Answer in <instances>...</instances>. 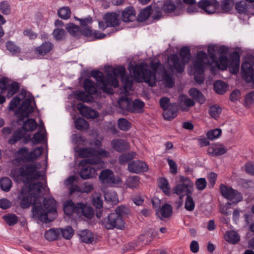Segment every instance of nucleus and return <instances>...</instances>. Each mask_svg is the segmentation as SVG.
<instances>
[{"mask_svg":"<svg viewBox=\"0 0 254 254\" xmlns=\"http://www.w3.org/2000/svg\"><path fill=\"white\" fill-rule=\"evenodd\" d=\"M43 152V148L42 146L36 147L33 150L31 151L29 153V159H30V162L37 159L42 155Z\"/></svg>","mask_w":254,"mask_h":254,"instance_id":"obj_58","label":"nucleus"},{"mask_svg":"<svg viewBox=\"0 0 254 254\" xmlns=\"http://www.w3.org/2000/svg\"><path fill=\"white\" fill-rule=\"evenodd\" d=\"M110 155V153L104 149L100 148L99 149H95V156L94 158H88L84 161H82L81 163L85 162L86 164L95 165L100 164L102 162L101 159L100 157H108Z\"/></svg>","mask_w":254,"mask_h":254,"instance_id":"obj_15","label":"nucleus"},{"mask_svg":"<svg viewBox=\"0 0 254 254\" xmlns=\"http://www.w3.org/2000/svg\"><path fill=\"white\" fill-rule=\"evenodd\" d=\"M235 8L239 13H246L254 10V0H242L235 4Z\"/></svg>","mask_w":254,"mask_h":254,"instance_id":"obj_17","label":"nucleus"},{"mask_svg":"<svg viewBox=\"0 0 254 254\" xmlns=\"http://www.w3.org/2000/svg\"><path fill=\"white\" fill-rule=\"evenodd\" d=\"M45 237L49 241H54L61 238L60 229L51 228L46 231Z\"/></svg>","mask_w":254,"mask_h":254,"instance_id":"obj_31","label":"nucleus"},{"mask_svg":"<svg viewBox=\"0 0 254 254\" xmlns=\"http://www.w3.org/2000/svg\"><path fill=\"white\" fill-rule=\"evenodd\" d=\"M32 99L29 98L24 100L21 104L20 110L22 112V115L24 117H28L29 114L32 113L34 111V108L32 106Z\"/></svg>","mask_w":254,"mask_h":254,"instance_id":"obj_28","label":"nucleus"},{"mask_svg":"<svg viewBox=\"0 0 254 254\" xmlns=\"http://www.w3.org/2000/svg\"><path fill=\"white\" fill-rule=\"evenodd\" d=\"M18 199L20 200L21 207L24 209L28 208L31 204L35 203L36 202V200L29 193L25 187L21 188Z\"/></svg>","mask_w":254,"mask_h":254,"instance_id":"obj_13","label":"nucleus"},{"mask_svg":"<svg viewBox=\"0 0 254 254\" xmlns=\"http://www.w3.org/2000/svg\"><path fill=\"white\" fill-rule=\"evenodd\" d=\"M77 208V203L74 204L71 199L67 200L64 202V213L68 216L73 213L77 215V211H76Z\"/></svg>","mask_w":254,"mask_h":254,"instance_id":"obj_32","label":"nucleus"},{"mask_svg":"<svg viewBox=\"0 0 254 254\" xmlns=\"http://www.w3.org/2000/svg\"><path fill=\"white\" fill-rule=\"evenodd\" d=\"M220 191L221 195L224 198L230 200L232 203L237 204L242 200L243 196L241 193L231 187L221 184Z\"/></svg>","mask_w":254,"mask_h":254,"instance_id":"obj_9","label":"nucleus"},{"mask_svg":"<svg viewBox=\"0 0 254 254\" xmlns=\"http://www.w3.org/2000/svg\"><path fill=\"white\" fill-rule=\"evenodd\" d=\"M152 13V9L151 6H148L140 11L137 19L139 22H144L149 17Z\"/></svg>","mask_w":254,"mask_h":254,"instance_id":"obj_39","label":"nucleus"},{"mask_svg":"<svg viewBox=\"0 0 254 254\" xmlns=\"http://www.w3.org/2000/svg\"><path fill=\"white\" fill-rule=\"evenodd\" d=\"M10 176L15 180L20 179L24 183V187L26 190L36 200L40 196L42 191L45 189L41 182L31 183L39 179L41 176L40 172L37 171V167L35 163L25 164L18 170L12 169Z\"/></svg>","mask_w":254,"mask_h":254,"instance_id":"obj_1","label":"nucleus"},{"mask_svg":"<svg viewBox=\"0 0 254 254\" xmlns=\"http://www.w3.org/2000/svg\"><path fill=\"white\" fill-rule=\"evenodd\" d=\"M65 28L67 32L72 36L76 37L79 35V26L73 24L69 23L67 24Z\"/></svg>","mask_w":254,"mask_h":254,"instance_id":"obj_61","label":"nucleus"},{"mask_svg":"<svg viewBox=\"0 0 254 254\" xmlns=\"http://www.w3.org/2000/svg\"><path fill=\"white\" fill-rule=\"evenodd\" d=\"M102 224L106 229L112 230L114 228L123 229L125 227V223L123 217L113 212L104 218L102 220Z\"/></svg>","mask_w":254,"mask_h":254,"instance_id":"obj_7","label":"nucleus"},{"mask_svg":"<svg viewBox=\"0 0 254 254\" xmlns=\"http://www.w3.org/2000/svg\"><path fill=\"white\" fill-rule=\"evenodd\" d=\"M112 148L119 152H123L128 149L129 143L122 139H114L111 141Z\"/></svg>","mask_w":254,"mask_h":254,"instance_id":"obj_26","label":"nucleus"},{"mask_svg":"<svg viewBox=\"0 0 254 254\" xmlns=\"http://www.w3.org/2000/svg\"><path fill=\"white\" fill-rule=\"evenodd\" d=\"M227 148L221 144H213L207 149L208 154L212 156H218L226 153Z\"/></svg>","mask_w":254,"mask_h":254,"instance_id":"obj_25","label":"nucleus"},{"mask_svg":"<svg viewBox=\"0 0 254 254\" xmlns=\"http://www.w3.org/2000/svg\"><path fill=\"white\" fill-rule=\"evenodd\" d=\"M118 104L122 109L131 112V101L129 99L122 97L119 99Z\"/></svg>","mask_w":254,"mask_h":254,"instance_id":"obj_49","label":"nucleus"},{"mask_svg":"<svg viewBox=\"0 0 254 254\" xmlns=\"http://www.w3.org/2000/svg\"><path fill=\"white\" fill-rule=\"evenodd\" d=\"M179 99L181 109L183 111H188L190 107L193 106L195 104L194 101L186 95H180Z\"/></svg>","mask_w":254,"mask_h":254,"instance_id":"obj_29","label":"nucleus"},{"mask_svg":"<svg viewBox=\"0 0 254 254\" xmlns=\"http://www.w3.org/2000/svg\"><path fill=\"white\" fill-rule=\"evenodd\" d=\"M121 80L125 91L127 92L131 90L133 84L132 77L129 75H125Z\"/></svg>","mask_w":254,"mask_h":254,"instance_id":"obj_50","label":"nucleus"},{"mask_svg":"<svg viewBox=\"0 0 254 254\" xmlns=\"http://www.w3.org/2000/svg\"><path fill=\"white\" fill-rule=\"evenodd\" d=\"M96 175V170L90 166L84 167L80 172V177L84 180L95 177Z\"/></svg>","mask_w":254,"mask_h":254,"instance_id":"obj_30","label":"nucleus"},{"mask_svg":"<svg viewBox=\"0 0 254 254\" xmlns=\"http://www.w3.org/2000/svg\"><path fill=\"white\" fill-rule=\"evenodd\" d=\"M225 240L228 242L235 244L240 241L239 234L235 231H228L224 235Z\"/></svg>","mask_w":254,"mask_h":254,"instance_id":"obj_40","label":"nucleus"},{"mask_svg":"<svg viewBox=\"0 0 254 254\" xmlns=\"http://www.w3.org/2000/svg\"><path fill=\"white\" fill-rule=\"evenodd\" d=\"M43 202L45 210L40 206L34 205L33 215L44 222L52 221L57 215L56 201L53 197H49L45 198Z\"/></svg>","mask_w":254,"mask_h":254,"instance_id":"obj_3","label":"nucleus"},{"mask_svg":"<svg viewBox=\"0 0 254 254\" xmlns=\"http://www.w3.org/2000/svg\"><path fill=\"white\" fill-rule=\"evenodd\" d=\"M158 187L165 194L167 195H170V187L166 178H161L159 179Z\"/></svg>","mask_w":254,"mask_h":254,"instance_id":"obj_44","label":"nucleus"},{"mask_svg":"<svg viewBox=\"0 0 254 254\" xmlns=\"http://www.w3.org/2000/svg\"><path fill=\"white\" fill-rule=\"evenodd\" d=\"M208 62V56L203 51L197 52L196 59L193 62L194 79L197 83L201 84L204 80V68Z\"/></svg>","mask_w":254,"mask_h":254,"instance_id":"obj_5","label":"nucleus"},{"mask_svg":"<svg viewBox=\"0 0 254 254\" xmlns=\"http://www.w3.org/2000/svg\"><path fill=\"white\" fill-rule=\"evenodd\" d=\"M5 47L7 50H8L12 55H15L21 52V49L12 41H9L6 42Z\"/></svg>","mask_w":254,"mask_h":254,"instance_id":"obj_54","label":"nucleus"},{"mask_svg":"<svg viewBox=\"0 0 254 254\" xmlns=\"http://www.w3.org/2000/svg\"><path fill=\"white\" fill-rule=\"evenodd\" d=\"M167 63L170 70L174 72L177 71L178 73H182L184 71L186 64L182 60L180 59L177 54H171L167 59Z\"/></svg>","mask_w":254,"mask_h":254,"instance_id":"obj_11","label":"nucleus"},{"mask_svg":"<svg viewBox=\"0 0 254 254\" xmlns=\"http://www.w3.org/2000/svg\"><path fill=\"white\" fill-rule=\"evenodd\" d=\"M79 236L81 241L86 244H90L93 241V234L91 232L88 230L81 231Z\"/></svg>","mask_w":254,"mask_h":254,"instance_id":"obj_45","label":"nucleus"},{"mask_svg":"<svg viewBox=\"0 0 254 254\" xmlns=\"http://www.w3.org/2000/svg\"><path fill=\"white\" fill-rule=\"evenodd\" d=\"M150 66L152 71L149 68L147 64L143 63L136 64L131 67L135 80L137 82H144L150 86H153L156 83V75L158 69L161 67L160 62H150Z\"/></svg>","mask_w":254,"mask_h":254,"instance_id":"obj_2","label":"nucleus"},{"mask_svg":"<svg viewBox=\"0 0 254 254\" xmlns=\"http://www.w3.org/2000/svg\"><path fill=\"white\" fill-rule=\"evenodd\" d=\"M135 154V153L134 152L123 154L119 157V161L121 164H125L134 158Z\"/></svg>","mask_w":254,"mask_h":254,"instance_id":"obj_59","label":"nucleus"},{"mask_svg":"<svg viewBox=\"0 0 254 254\" xmlns=\"http://www.w3.org/2000/svg\"><path fill=\"white\" fill-rule=\"evenodd\" d=\"M103 21L98 22L99 28L102 30H105L107 27H115L119 26L120 21L119 14L116 12H107L103 17Z\"/></svg>","mask_w":254,"mask_h":254,"instance_id":"obj_8","label":"nucleus"},{"mask_svg":"<svg viewBox=\"0 0 254 254\" xmlns=\"http://www.w3.org/2000/svg\"><path fill=\"white\" fill-rule=\"evenodd\" d=\"M99 179L103 185L109 187L119 185L122 181L119 177L115 176L113 172L109 169L102 171Z\"/></svg>","mask_w":254,"mask_h":254,"instance_id":"obj_10","label":"nucleus"},{"mask_svg":"<svg viewBox=\"0 0 254 254\" xmlns=\"http://www.w3.org/2000/svg\"><path fill=\"white\" fill-rule=\"evenodd\" d=\"M75 127L79 130H87L89 127L88 123L84 119L79 118L75 121Z\"/></svg>","mask_w":254,"mask_h":254,"instance_id":"obj_51","label":"nucleus"},{"mask_svg":"<svg viewBox=\"0 0 254 254\" xmlns=\"http://www.w3.org/2000/svg\"><path fill=\"white\" fill-rule=\"evenodd\" d=\"M0 11L4 15H8L11 12V7L10 3L7 0L0 2Z\"/></svg>","mask_w":254,"mask_h":254,"instance_id":"obj_57","label":"nucleus"},{"mask_svg":"<svg viewBox=\"0 0 254 254\" xmlns=\"http://www.w3.org/2000/svg\"><path fill=\"white\" fill-rule=\"evenodd\" d=\"M162 78L166 87H172L175 84L172 74L168 73L166 71L163 72Z\"/></svg>","mask_w":254,"mask_h":254,"instance_id":"obj_55","label":"nucleus"},{"mask_svg":"<svg viewBox=\"0 0 254 254\" xmlns=\"http://www.w3.org/2000/svg\"><path fill=\"white\" fill-rule=\"evenodd\" d=\"M95 149L92 147L82 148L78 152L81 158L91 157L95 156Z\"/></svg>","mask_w":254,"mask_h":254,"instance_id":"obj_42","label":"nucleus"},{"mask_svg":"<svg viewBox=\"0 0 254 254\" xmlns=\"http://www.w3.org/2000/svg\"><path fill=\"white\" fill-rule=\"evenodd\" d=\"M83 34L86 36H93L96 39H102L105 38L106 36V34L97 30H93L91 28H87L83 30Z\"/></svg>","mask_w":254,"mask_h":254,"instance_id":"obj_41","label":"nucleus"},{"mask_svg":"<svg viewBox=\"0 0 254 254\" xmlns=\"http://www.w3.org/2000/svg\"><path fill=\"white\" fill-rule=\"evenodd\" d=\"M178 111V106L176 103L171 104L168 109L163 111V116L164 118L168 121H171L177 116Z\"/></svg>","mask_w":254,"mask_h":254,"instance_id":"obj_27","label":"nucleus"},{"mask_svg":"<svg viewBox=\"0 0 254 254\" xmlns=\"http://www.w3.org/2000/svg\"><path fill=\"white\" fill-rule=\"evenodd\" d=\"M37 127V124L34 119H29L23 123V128L25 132L27 131H32Z\"/></svg>","mask_w":254,"mask_h":254,"instance_id":"obj_46","label":"nucleus"},{"mask_svg":"<svg viewBox=\"0 0 254 254\" xmlns=\"http://www.w3.org/2000/svg\"><path fill=\"white\" fill-rule=\"evenodd\" d=\"M128 169L130 172L137 174L141 172H146L148 168L145 162L136 160L132 161L129 163Z\"/></svg>","mask_w":254,"mask_h":254,"instance_id":"obj_18","label":"nucleus"},{"mask_svg":"<svg viewBox=\"0 0 254 254\" xmlns=\"http://www.w3.org/2000/svg\"><path fill=\"white\" fill-rule=\"evenodd\" d=\"M229 68L233 74L237 73L239 71L240 56L237 52H233L230 56Z\"/></svg>","mask_w":254,"mask_h":254,"instance_id":"obj_20","label":"nucleus"},{"mask_svg":"<svg viewBox=\"0 0 254 254\" xmlns=\"http://www.w3.org/2000/svg\"><path fill=\"white\" fill-rule=\"evenodd\" d=\"M172 212L173 210L171 205L166 203L159 208L157 213L159 214L163 218H168L171 216Z\"/></svg>","mask_w":254,"mask_h":254,"instance_id":"obj_37","label":"nucleus"},{"mask_svg":"<svg viewBox=\"0 0 254 254\" xmlns=\"http://www.w3.org/2000/svg\"><path fill=\"white\" fill-rule=\"evenodd\" d=\"M54 45L53 43L49 41L43 42L40 46L35 48V53L39 56H44L50 53L53 49Z\"/></svg>","mask_w":254,"mask_h":254,"instance_id":"obj_23","label":"nucleus"},{"mask_svg":"<svg viewBox=\"0 0 254 254\" xmlns=\"http://www.w3.org/2000/svg\"><path fill=\"white\" fill-rule=\"evenodd\" d=\"M12 182L11 180L7 177H3L0 179V187L1 189L8 192L10 190L12 187Z\"/></svg>","mask_w":254,"mask_h":254,"instance_id":"obj_52","label":"nucleus"},{"mask_svg":"<svg viewBox=\"0 0 254 254\" xmlns=\"http://www.w3.org/2000/svg\"><path fill=\"white\" fill-rule=\"evenodd\" d=\"M25 134L26 132L23 128L20 127L13 132L12 135L8 139V143L10 144H14L24 137Z\"/></svg>","mask_w":254,"mask_h":254,"instance_id":"obj_34","label":"nucleus"},{"mask_svg":"<svg viewBox=\"0 0 254 254\" xmlns=\"http://www.w3.org/2000/svg\"><path fill=\"white\" fill-rule=\"evenodd\" d=\"M66 34V32L64 29L60 28L55 29L53 32V37L57 41L64 40Z\"/></svg>","mask_w":254,"mask_h":254,"instance_id":"obj_63","label":"nucleus"},{"mask_svg":"<svg viewBox=\"0 0 254 254\" xmlns=\"http://www.w3.org/2000/svg\"><path fill=\"white\" fill-rule=\"evenodd\" d=\"M122 20L126 23L132 22L136 19V11L131 6L126 7L122 12Z\"/></svg>","mask_w":254,"mask_h":254,"instance_id":"obj_22","label":"nucleus"},{"mask_svg":"<svg viewBox=\"0 0 254 254\" xmlns=\"http://www.w3.org/2000/svg\"><path fill=\"white\" fill-rule=\"evenodd\" d=\"M105 200L112 204H116L118 202V198L117 192L112 190L107 191L104 193Z\"/></svg>","mask_w":254,"mask_h":254,"instance_id":"obj_43","label":"nucleus"},{"mask_svg":"<svg viewBox=\"0 0 254 254\" xmlns=\"http://www.w3.org/2000/svg\"><path fill=\"white\" fill-rule=\"evenodd\" d=\"M127 187L133 189L139 187L140 185V179L137 176H130L127 178L126 181Z\"/></svg>","mask_w":254,"mask_h":254,"instance_id":"obj_38","label":"nucleus"},{"mask_svg":"<svg viewBox=\"0 0 254 254\" xmlns=\"http://www.w3.org/2000/svg\"><path fill=\"white\" fill-rule=\"evenodd\" d=\"M60 17L64 19H68L71 15V11L68 6H64L61 8L58 11Z\"/></svg>","mask_w":254,"mask_h":254,"instance_id":"obj_62","label":"nucleus"},{"mask_svg":"<svg viewBox=\"0 0 254 254\" xmlns=\"http://www.w3.org/2000/svg\"><path fill=\"white\" fill-rule=\"evenodd\" d=\"M159 6L161 7V10L165 13H171L176 8L175 4L170 0L162 2Z\"/></svg>","mask_w":254,"mask_h":254,"instance_id":"obj_36","label":"nucleus"},{"mask_svg":"<svg viewBox=\"0 0 254 254\" xmlns=\"http://www.w3.org/2000/svg\"><path fill=\"white\" fill-rule=\"evenodd\" d=\"M3 218L9 226H13L16 224L18 220V217L13 214H8L4 215Z\"/></svg>","mask_w":254,"mask_h":254,"instance_id":"obj_64","label":"nucleus"},{"mask_svg":"<svg viewBox=\"0 0 254 254\" xmlns=\"http://www.w3.org/2000/svg\"><path fill=\"white\" fill-rule=\"evenodd\" d=\"M83 87L85 91L89 95H94L97 93L96 86L91 79H85L83 82Z\"/></svg>","mask_w":254,"mask_h":254,"instance_id":"obj_33","label":"nucleus"},{"mask_svg":"<svg viewBox=\"0 0 254 254\" xmlns=\"http://www.w3.org/2000/svg\"><path fill=\"white\" fill-rule=\"evenodd\" d=\"M227 85L221 80L217 81L214 84V90L219 94H224L227 91Z\"/></svg>","mask_w":254,"mask_h":254,"instance_id":"obj_47","label":"nucleus"},{"mask_svg":"<svg viewBox=\"0 0 254 254\" xmlns=\"http://www.w3.org/2000/svg\"><path fill=\"white\" fill-rule=\"evenodd\" d=\"M180 56L182 61L185 64L188 63L190 58V51L187 47H184L181 48L180 52Z\"/></svg>","mask_w":254,"mask_h":254,"instance_id":"obj_56","label":"nucleus"},{"mask_svg":"<svg viewBox=\"0 0 254 254\" xmlns=\"http://www.w3.org/2000/svg\"><path fill=\"white\" fill-rule=\"evenodd\" d=\"M241 75L246 82L254 84V68L250 63L245 62L242 64Z\"/></svg>","mask_w":254,"mask_h":254,"instance_id":"obj_14","label":"nucleus"},{"mask_svg":"<svg viewBox=\"0 0 254 254\" xmlns=\"http://www.w3.org/2000/svg\"><path fill=\"white\" fill-rule=\"evenodd\" d=\"M77 108L80 114L88 119H95L98 116V113L94 110L91 109L82 103H78Z\"/></svg>","mask_w":254,"mask_h":254,"instance_id":"obj_19","label":"nucleus"},{"mask_svg":"<svg viewBox=\"0 0 254 254\" xmlns=\"http://www.w3.org/2000/svg\"><path fill=\"white\" fill-rule=\"evenodd\" d=\"M197 5L208 14L220 12V4L216 0H201L198 2Z\"/></svg>","mask_w":254,"mask_h":254,"instance_id":"obj_12","label":"nucleus"},{"mask_svg":"<svg viewBox=\"0 0 254 254\" xmlns=\"http://www.w3.org/2000/svg\"><path fill=\"white\" fill-rule=\"evenodd\" d=\"M119 128L125 131H128L131 127V124L125 118H120L118 120Z\"/></svg>","mask_w":254,"mask_h":254,"instance_id":"obj_53","label":"nucleus"},{"mask_svg":"<svg viewBox=\"0 0 254 254\" xmlns=\"http://www.w3.org/2000/svg\"><path fill=\"white\" fill-rule=\"evenodd\" d=\"M29 153V149L27 147H22L19 148L15 153L17 158L12 160V163L15 164L17 163H19V161L23 162H30Z\"/></svg>","mask_w":254,"mask_h":254,"instance_id":"obj_21","label":"nucleus"},{"mask_svg":"<svg viewBox=\"0 0 254 254\" xmlns=\"http://www.w3.org/2000/svg\"><path fill=\"white\" fill-rule=\"evenodd\" d=\"M189 95L194 98L196 102L202 104L204 103L205 98L202 93L196 88H190L189 91Z\"/></svg>","mask_w":254,"mask_h":254,"instance_id":"obj_35","label":"nucleus"},{"mask_svg":"<svg viewBox=\"0 0 254 254\" xmlns=\"http://www.w3.org/2000/svg\"><path fill=\"white\" fill-rule=\"evenodd\" d=\"M19 89V86L17 82H14L11 83V84L8 83L6 87V91H7V93L6 95L7 97L8 98H10L13 95L16 94L18 92Z\"/></svg>","mask_w":254,"mask_h":254,"instance_id":"obj_48","label":"nucleus"},{"mask_svg":"<svg viewBox=\"0 0 254 254\" xmlns=\"http://www.w3.org/2000/svg\"><path fill=\"white\" fill-rule=\"evenodd\" d=\"M173 191L174 193L180 196V199H182L184 195L187 196L189 194H192L193 186L180 184L175 187L173 188Z\"/></svg>","mask_w":254,"mask_h":254,"instance_id":"obj_16","label":"nucleus"},{"mask_svg":"<svg viewBox=\"0 0 254 254\" xmlns=\"http://www.w3.org/2000/svg\"><path fill=\"white\" fill-rule=\"evenodd\" d=\"M91 76L101 85L100 89L103 92L112 94L114 90L112 87L117 88L119 85L118 80L110 73H107L105 76L101 71L95 70L91 72Z\"/></svg>","mask_w":254,"mask_h":254,"instance_id":"obj_4","label":"nucleus"},{"mask_svg":"<svg viewBox=\"0 0 254 254\" xmlns=\"http://www.w3.org/2000/svg\"><path fill=\"white\" fill-rule=\"evenodd\" d=\"M208 52L209 53L210 58L212 60V62L209 64L208 61L206 62V64H208L210 65V69L212 73H214V70L216 68L222 70H224L227 69L228 65V59L226 56H220L218 60L216 61V57L213 52V48L211 47H208Z\"/></svg>","mask_w":254,"mask_h":254,"instance_id":"obj_6","label":"nucleus"},{"mask_svg":"<svg viewBox=\"0 0 254 254\" xmlns=\"http://www.w3.org/2000/svg\"><path fill=\"white\" fill-rule=\"evenodd\" d=\"M144 106L143 102L139 100H135L133 102L131 101V112L132 113H139Z\"/></svg>","mask_w":254,"mask_h":254,"instance_id":"obj_60","label":"nucleus"},{"mask_svg":"<svg viewBox=\"0 0 254 254\" xmlns=\"http://www.w3.org/2000/svg\"><path fill=\"white\" fill-rule=\"evenodd\" d=\"M77 215L84 216L86 218H90L93 215V209L89 205L82 202L77 203Z\"/></svg>","mask_w":254,"mask_h":254,"instance_id":"obj_24","label":"nucleus"}]
</instances>
